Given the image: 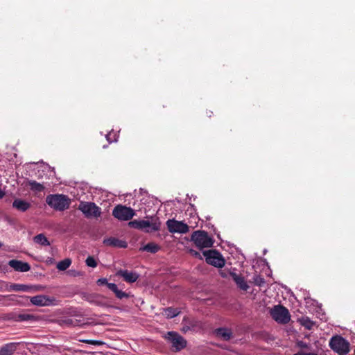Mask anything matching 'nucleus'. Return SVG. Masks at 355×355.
<instances>
[{"label": "nucleus", "instance_id": "nucleus-5", "mask_svg": "<svg viewBox=\"0 0 355 355\" xmlns=\"http://www.w3.org/2000/svg\"><path fill=\"white\" fill-rule=\"evenodd\" d=\"M78 209L83 212L87 218H98L101 214V209L94 202L81 201Z\"/></svg>", "mask_w": 355, "mask_h": 355}, {"label": "nucleus", "instance_id": "nucleus-3", "mask_svg": "<svg viewBox=\"0 0 355 355\" xmlns=\"http://www.w3.org/2000/svg\"><path fill=\"white\" fill-rule=\"evenodd\" d=\"M269 312L272 318L279 324H286L291 320L288 310L282 305L274 306Z\"/></svg>", "mask_w": 355, "mask_h": 355}, {"label": "nucleus", "instance_id": "nucleus-36", "mask_svg": "<svg viewBox=\"0 0 355 355\" xmlns=\"http://www.w3.org/2000/svg\"><path fill=\"white\" fill-rule=\"evenodd\" d=\"M84 343H87V344H92V345H96L98 343V341L97 340H83Z\"/></svg>", "mask_w": 355, "mask_h": 355}, {"label": "nucleus", "instance_id": "nucleus-15", "mask_svg": "<svg viewBox=\"0 0 355 355\" xmlns=\"http://www.w3.org/2000/svg\"><path fill=\"white\" fill-rule=\"evenodd\" d=\"M103 243L107 246L119 248H125L128 246V243L125 241L121 240L115 237L105 239L103 240Z\"/></svg>", "mask_w": 355, "mask_h": 355}, {"label": "nucleus", "instance_id": "nucleus-34", "mask_svg": "<svg viewBox=\"0 0 355 355\" xmlns=\"http://www.w3.org/2000/svg\"><path fill=\"white\" fill-rule=\"evenodd\" d=\"M6 186L2 187L0 185V199H2L6 196Z\"/></svg>", "mask_w": 355, "mask_h": 355}, {"label": "nucleus", "instance_id": "nucleus-38", "mask_svg": "<svg viewBox=\"0 0 355 355\" xmlns=\"http://www.w3.org/2000/svg\"><path fill=\"white\" fill-rule=\"evenodd\" d=\"M3 246V243L0 241V248Z\"/></svg>", "mask_w": 355, "mask_h": 355}, {"label": "nucleus", "instance_id": "nucleus-20", "mask_svg": "<svg viewBox=\"0 0 355 355\" xmlns=\"http://www.w3.org/2000/svg\"><path fill=\"white\" fill-rule=\"evenodd\" d=\"M30 289V286L25 284H12L10 285L6 284V291H28Z\"/></svg>", "mask_w": 355, "mask_h": 355}, {"label": "nucleus", "instance_id": "nucleus-30", "mask_svg": "<svg viewBox=\"0 0 355 355\" xmlns=\"http://www.w3.org/2000/svg\"><path fill=\"white\" fill-rule=\"evenodd\" d=\"M33 318V315L29 314H20L18 315V318L21 321L29 320Z\"/></svg>", "mask_w": 355, "mask_h": 355}, {"label": "nucleus", "instance_id": "nucleus-23", "mask_svg": "<svg viewBox=\"0 0 355 355\" xmlns=\"http://www.w3.org/2000/svg\"><path fill=\"white\" fill-rule=\"evenodd\" d=\"M300 323L306 329L310 330L314 325V322L308 317H302L298 320Z\"/></svg>", "mask_w": 355, "mask_h": 355}, {"label": "nucleus", "instance_id": "nucleus-4", "mask_svg": "<svg viewBox=\"0 0 355 355\" xmlns=\"http://www.w3.org/2000/svg\"><path fill=\"white\" fill-rule=\"evenodd\" d=\"M191 241L200 249L210 248L213 245V240L205 231H195L191 235Z\"/></svg>", "mask_w": 355, "mask_h": 355}, {"label": "nucleus", "instance_id": "nucleus-24", "mask_svg": "<svg viewBox=\"0 0 355 355\" xmlns=\"http://www.w3.org/2000/svg\"><path fill=\"white\" fill-rule=\"evenodd\" d=\"M71 263V261L70 259H65L58 262L56 267L59 270L64 271L70 266Z\"/></svg>", "mask_w": 355, "mask_h": 355}, {"label": "nucleus", "instance_id": "nucleus-19", "mask_svg": "<svg viewBox=\"0 0 355 355\" xmlns=\"http://www.w3.org/2000/svg\"><path fill=\"white\" fill-rule=\"evenodd\" d=\"M230 275L232 277V279H234V281L236 282L237 286L241 289H242L243 291H247L248 290L249 286H248V284L246 283V282L245 281L244 278L242 276L239 275H237L236 273H234V272H231Z\"/></svg>", "mask_w": 355, "mask_h": 355}, {"label": "nucleus", "instance_id": "nucleus-2", "mask_svg": "<svg viewBox=\"0 0 355 355\" xmlns=\"http://www.w3.org/2000/svg\"><path fill=\"white\" fill-rule=\"evenodd\" d=\"M46 203L57 211H64L69 208L70 199L62 194L49 195L46 198Z\"/></svg>", "mask_w": 355, "mask_h": 355}, {"label": "nucleus", "instance_id": "nucleus-27", "mask_svg": "<svg viewBox=\"0 0 355 355\" xmlns=\"http://www.w3.org/2000/svg\"><path fill=\"white\" fill-rule=\"evenodd\" d=\"M30 185L31 187V189L36 191H42L44 189L43 185L35 181L31 182Z\"/></svg>", "mask_w": 355, "mask_h": 355}, {"label": "nucleus", "instance_id": "nucleus-17", "mask_svg": "<svg viewBox=\"0 0 355 355\" xmlns=\"http://www.w3.org/2000/svg\"><path fill=\"white\" fill-rule=\"evenodd\" d=\"M19 343H9L0 347V355H14Z\"/></svg>", "mask_w": 355, "mask_h": 355}, {"label": "nucleus", "instance_id": "nucleus-1", "mask_svg": "<svg viewBox=\"0 0 355 355\" xmlns=\"http://www.w3.org/2000/svg\"><path fill=\"white\" fill-rule=\"evenodd\" d=\"M24 173L26 176H37V178H53L55 175L54 168L44 162H33L25 165Z\"/></svg>", "mask_w": 355, "mask_h": 355}, {"label": "nucleus", "instance_id": "nucleus-8", "mask_svg": "<svg viewBox=\"0 0 355 355\" xmlns=\"http://www.w3.org/2000/svg\"><path fill=\"white\" fill-rule=\"evenodd\" d=\"M128 225L131 227L144 230L146 232H152L159 230V226L155 223H150L145 220H134L128 223Z\"/></svg>", "mask_w": 355, "mask_h": 355}, {"label": "nucleus", "instance_id": "nucleus-11", "mask_svg": "<svg viewBox=\"0 0 355 355\" xmlns=\"http://www.w3.org/2000/svg\"><path fill=\"white\" fill-rule=\"evenodd\" d=\"M166 338L176 351L182 349L187 345L186 340L176 332H168Z\"/></svg>", "mask_w": 355, "mask_h": 355}, {"label": "nucleus", "instance_id": "nucleus-33", "mask_svg": "<svg viewBox=\"0 0 355 355\" xmlns=\"http://www.w3.org/2000/svg\"><path fill=\"white\" fill-rule=\"evenodd\" d=\"M97 284L99 286H103V285L107 286L108 282H107V280L106 278H101V279H98Z\"/></svg>", "mask_w": 355, "mask_h": 355}, {"label": "nucleus", "instance_id": "nucleus-10", "mask_svg": "<svg viewBox=\"0 0 355 355\" xmlns=\"http://www.w3.org/2000/svg\"><path fill=\"white\" fill-rule=\"evenodd\" d=\"M166 225L171 233L185 234L189 232L188 225L182 221L169 219L166 221Z\"/></svg>", "mask_w": 355, "mask_h": 355}, {"label": "nucleus", "instance_id": "nucleus-25", "mask_svg": "<svg viewBox=\"0 0 355 355\" xmlns=\"http://www.w3.org/2000/svg\"><path fill=\"white\" fill-rule=\"evenodd\" d=\"M179 311L177 309L167 308L164 310V315L168 318H173L179 314Z\"/></svg>", "mask_w": 355, "mask_h": 355}, {"label": "nucleus", "instance_id": "nucleus-21", "mask_svg": "<svg viewBox=\"0 0 355 355\" xmlns=\"http://www.w3.org/2000/svg\"><path fill=\"white\" fill-rule=\"evenodd\" d=\"M33 241L35 243H37L42 246H48L50 243L47 238L43 234H39L33 238Z\"/></svg>", "mask_w": 355, "mask_h": 355}, {"label": "nucleus", "instance_id": "nucleus-29", "mask_svg": "<svg viewBox=\"0 0 355 355\" xmlns=\"http://www.w3.org/2000/svg\"><path fill=\"white\" fill-rule=\"evenodd\" d=\"M115 295H116V297H118L119 299L128 297V295L126 293H125L121 290H119V289H117V291H116Z\"/></svg>", "mask_w": 355, "mask_h": 355}, {"label": "nucleus", "instance_id": "nucleus-12", "mask_svg": "<svg viewBox=\"0 0 355 355\" xmlns=\"http://www.w3.org/2000/svg\"><path fill=\"white\" fill-rule=\"evenodd\" d=\"M31 302L39 306H46L52 304L53 300L44 295H39L31 298Z\"/></svg>", "mask_w": 355, "mask_h": 355}, {"label": "nucleus", "instance_id": "nucleus-6", "mask_svg": "<svg viewBox=\"0 0 355 355\" xmlns=\"http://www.w3.org/2000/svg\"><path fill=\"white\" fill-rule=\"evenodd\" d=\"M329 346L340 355H346L349 352V342L339 336L331 338Z\"/></svg>", "mask_w": 355, "mask_h": 355}, {"label": "nucleus", "instance_id": "nucleus-9", "mask_svg": "<svg viewBox=\"0 0 355 355\" xmlns=\"http://www.w3.org/2000/svg\"><path fill=\"white\" fill-rule=\"evenodd\" d=\"M205 259L207 263L212 265L215 267L222 268L225 265V260L216 250H207L203 252Z\"/></svg>", "mask_w": 355, "mask_h": 355}, {"label": "nucleus", "instance_id": "nucleus-16", "mask_svg": "<svg viewBox=\"0 0 355 355\" xmlns=\"http://www.w3.org/2000/svg\"><path fill=\"white\" fill-rule=\"evenodd\" d=\"M12 206L17 211L25 212L31 208V205L23 199L16 198L13 200Z\"/></svg>", "mask_w": 355, "mask_h": 355}, {"label": "nucleus", "instance_id": "nucleus-32", "mask_svg": "<svg viewBox=\"0 0 355 355\" xmlns=\"http://www.w3.org/2000/svg\"><path fill=\"white\" fill-rule=\"evenodd\" d=\"M107 286L108 287V288L110 290L113 291L114 293H116V291L118 289V287H117L116 284H115L114 283H108Z\"/></svg>", "mask_w": 355, "mask_h": 355}, {"label": "nucleus", "instance_id": "nucleus-28", "mask_svg": "<svg viewBox=\"0 0 355 355\" xmlns=\"http://www.w3.org/2000/svg\"><path fill=\"white\" fill-rule=\"evenodd\" d=\"M85 263H86L87 266L89 267L95 268L97 266V262L96 261L94 258L91 256H89L86 259Z\"/></svg>", "mask_w": 355, "mask_h": 355}, {"label": "nucleus", "instance_id": "nucleus-14", "mask_svg": "<svg viewBox=\"0 0 355 355\" xmlns=\"http://www.w3.org/2000/svg\"><path fill=\"white\" fill-rule=\"evenodd\" d=\"M116 275L123 277L128 283L135 282L139 277L137 272L128 271V270H119L116 272Z\"/></svg>", "mask_w": 355, "mask_h": 355}, {"label": "nucleus", "instance_id": "nucleus-35", "mask_svg": "<svg viewBox=\"0 0 355 355\" xmlns=\"http://www.w3.org/2000/svg\"><path fill=\"white\" fill-rule=\"evenodd\" d=\"M68 273L73 277L79 276L81 275V273L78 271L74 270H70L68 271Z\"/></svg>", "mask_w": 355, "mask_h": 355}, {"label": "nucleus", "instance_id": "nucleus-37", "mask_svg": "<svg viewBox=\"0 0 355 355\" xmlns=\"http://www.w3.org/2000/svg\"><path fill=\"white\" fill-rule=\"evenodd\" d=\"M295 355H315V354H312V353H304V352H301V353H297V354H296Z\"/></svg>", "mask_w": 355, "mask_h": 355}, {"label": "nucleus", "instance_id": "nucleus-18", "mask_svg": "<svg viewBox=\"0 0 355 355\" xmlns=\"http://www.w3.org/2000/svg\"><path fill=\"white\" fill-rule=\"evenodd\" d=\"M216 336L223 340H229L232 337V332L227 328H218L214 331Z\"/></svg>", "mask_w": 355, "mask_h": 355}, {"label": "nucleus", "instance_id": "nucleus-13", "mask_svg": "<svg viewBox=\"0 0 355 355\" xmlns=\"http://www.w3.org/2000/svg\"><path fill=\"white\" fill-rule=\"evenodd\" d=\"M8 265L15 270L19 272H28L31 270V266L28 263L16 259L9 261Z\"/></svg>", "mask_w": 355, "mask_h": 355}, {"label": "nucleus", "instance_id": "nucleus-7", "mask_svg": "<svg viewBox=\"0 0 355 355\" xmlns=\"http://www.w3.org/2000/svg\"><path fill=\"white\" fill-rule=\"evenodd\" d=\"M112 215L119 220L126 221L132 219L135 212L131 207L119 205L114 208Z\"/></svg>", "mask_w": 355, "mask_h": 355}, {"label": "nucleus", "instance_id": "nucleus-22", "mask_svg": "<svg viewBox=\"0 0 355 355\" xmlns=\"http://www.w3.org/2000/svg\"><path fill=\"white\" fill-rule=\"evenodd\" d=\"M160 250V247L155 243H149L140 248L141 251H146L151 253H155Z\"/></svg>", "mask_w": 355, "mask_h": 355}, {"label": "nucleus", "instance_id": "nucleus-31", "mask_svg": "<svg viewBox=\"0 0 355 355\" xmlns=\"http://www.w3.org/2000/svg\"><path fill=\"white\" fill-rule=\"evenodd\" d=\"M254 283L257 285V286H262V284H263L265 283V280L263 277H260V276H257L254 278Z\"/></svg>", "mask_w": 355, "mask_h": 355}, {"label": "nucleus", "instance_id": "nucleus-26", "mask_svg": "<svg viewBox=\"0 0 355 355\" xmlns=\"http://www.w3.org/2000/svg\"><path fill=\"white\" fill-rule=\"evenodd\" d=\"M106 139L109 143L117 141L118 135L113 130L110 131L106 135Z\"/></svg>", "mask_w": 355, "mask_h": 355}]
</instances>
